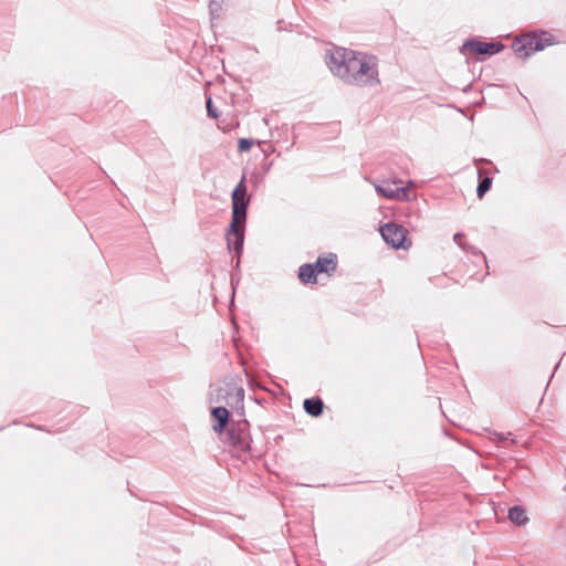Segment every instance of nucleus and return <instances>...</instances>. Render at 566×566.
<instances>
[{"mask_svg": "<svg viewBox=\"0 0 566 566\" xmlns=\"http://www.w3.org/2000/svg\"><path fill=\"white\" fill-rule=\"evenodd\" d=\"M232 220L233 227L237 224H245L247 222V210L250 202L248 190L245 186V176L241 178L239 184L232 191Z\"/></svg>", "mask_w": 566, "mask_h": 566, "instance_id": "obj_3", "label": "nucleus"}, {"mask_svg": "<svg viewBox=\"0 0 566 566\" xmlns=\"http://www.w3.org/2000/svg\"><path fill=\"white\" fill-rule=\"evenodd\" d=\"M254 140L251 138H241L239 139L238 149L240 151H248L253 146Z\"/></svg>", "mask_w": 566, "mask_h": 566, "instance_id": "obj_18", "label": "nucleus"}, {"mask_svg": "<svg viewBox=\"0 0 566 566\" xmlns=\"http://www.w3.org/2000/svg\"><path fill=\"white\" fill-rule=\"evenodd\" d=\"M228 436L230 443L234 448V452L238 454L250 450L249 434L245 431H235L234 429H231L229 430Z\"/></svg>", "mask_w": 566, "mask_h": 566, "instance_id": "obj_8", "label": "nucleus"}, {"mask_svg": "<svg viewBox=\"0 0 566 566\" xmlns=\"http://www.w3.org/2000/svg\"><path fill=\"white\" fill-rule=\"evenodd\" d=\"M555 44V38L547 31L532 32L514 41L512 49L520 59H527L532 53L543 51Z\"/></svg>", "mask_w": 566, "mask_h": 566, "instance_id": "obj_2", "label": "nucleus"}, {"mask_svg": "<svg viewBox=\"0 0 566 566\" xmlns=\"http://www.w3.org/2000/svg\"><path fill=\"white\" fill-rule=\"evenodd\" d=\"M495 437L499 441H506V440H510L511 437H512V433L511 432H507V433H495Z\"/></svg>", "mask_w": 566, "mask_h": 566, "instance_id": "obj_20", "label": "nucleus"}, {"mask_svg": "<svg viewBox=\"0 0 566 566\" xmlns=\"http://www.w3.org/2000/svg\"><path fill=\"white\" fill-rule=\"evenodd\" d=\"M222 12V2L219 0H211L209 3V14L211 20L219 19Z\"/></svg>", "mask_w": 566, "mask_h": 566, "instance_id": "obj_16", "label": "nucleus"}, {"mask_svg": "<svg viewBox=\"0 0 566 566\" xmlns=\"http://www.w3.org/2000/svg\"><path fill=\"white\" fill-rule=\"evenodd\" d=\"M312 264L314 265L317 273L329 274L336 270V255L331 253L328 256H319Z\"/></svg>", "mask_w": 566, "mask_h": 566, "instance_id": "obj_9", "label": "nucleus"}, {"mask_svg": "<svg viewBox=\"0 0 566 566\" xmlns=\"http://www.w3.org/2000/svg\"><path fill=\"white\" fill-rule=\"evenodd\" d=\"M211 416L216 421L212 427L213 430L218 433H221L229 421V410L226 407H216L211 410Z\"/></svg>", "mask_w": 566, "mask_h": 566, "instance_id": "obj_10", "label": "nucleus"}, {"mask_svg": "<svg viewBox=\"0 0 566 566\" xmlns=\"http://www.w3.org/2000/svg\"><path fill=\"white\" fill-rule=\"evenodd\" d=\"M303 407L306 413L313 417H318L323 413L324 402L321 398H307L303 402Z\"/></svg>", "mask_w": 566, "mask_h": 566, "instance_id": "obj_11", "label": "nucleus"}, {"mask_svg": "<svg viewBox=\"0 0 566 566\" xmlns=\"http://www.w3.org/2000/svg\"><path fill=\"white\" fill-rule=\"evenodd\" d=\"M380 233L385 242L396 250H408L411 247L408 231L401 224L388 222L380 227Z\"/></svg>", "mask_w": 566, "mask_h": 566, "instance_id": "obj_4", "label": "nucleus"}, {"mask_svg": "<svg viewBox=\"0 0 566 566\" xmlns=\"http://www.w3.org/2000/svg\"><path fill=\"white\" fill-rule=\"evenodd\" d=\"M325 62L331 72L347 84L375 86L380 83L376 56L345 48L328 51Z\"/></svg>", "mask_w": 566, "mask_h": 566, "instance_id": "obj_1", "label": "nucleus"}, {"mask_svg": "<svg viewBox=\"0 0 566 566\" xmlns=\"http://www.w3.org/2000/svg\"><path fill=\"white\" fill-rule=\"evenodd\" d=\"M509 520L518 526L525 525L528 522L526 511L518 505H515L509 510Z\"/></svg>", "mask_w": 566, "mask_h": 566, "instance_id": "obj_13", "label": "nucleus"}, {"mask_svg": "<svg viewBox=\"0 0 566 566\" xmlns=\"http://www.w3.org/2000/svg\"><path fill=\"white\" fill-rule=\"evenodd\" d=\"M317 274L312 263H305L298 269V279L304 284L315 283Z\"/></svg>", "mask_w": 566, "mask_h": 566, "instance_id": "obj_12", "label": "nucleus"}, {"mask_svg": "<svg viewBox=\"0 0 566 566\" xmlns=\"http://www.w3.org/2000/svg\"><path fill=\"white\" fill-rule=\"evenodd\" d=\"M491 185H492V178H490V177L483 178L476 187L478 197L482 198L490 190Z\"/></svg>", "mask_w": 566, "mask_h": 566, "instance_id": "obj_17", "label": "nucleus"}, {"mask_svg": "<svg viewBox=\"0 0 566 566\" xmlns=\"http://www.w3.org/2000/svg\"><path fill=\"white\" fill-rule=\"evenodd\" d=\"M244 228L245 224H237L233 227V222L230 223L229 230L226 233L228 249L238 254L237 266L240 264V254L243 251L244 243Z\"/></svg>", "mask_w": 566, "mask_h": 566, "instance_id": "obj_6", "label": "nucleus"}, {"mask_svg": "<svg viewBox=\"0 0 566 566\" xmlns=\"http://www.w3.org/2000/svg\"><path fill=\"white\" fill-rule=\"evenodd\" d=\"M503 49L504 45L501 42H483L476 39H470L463 43L461 51H469L476 55H494L500 53Z\"/></svg>", "mask_w": 566, "mask_h": 566, "instance_id": "obj_5", "label": "nucleus"}, {"mask_svg": "<svg viewBox=\"0 0 566 566\" xmlns=\"http://www.w3.org/2000/svg\"><path fill=\"white\" fill-rule=\"evenodd\" d=\"M206 105H207V112H208V115L211 117V118H218L219 117V113L217 112V109L213 107L212 105V99L211 97H208L207 102H206Z\"/></svg>", "mask_w": 566, "mask_h": 566, "instance_id": "obj_19", "label": "nucleus"}, {"mask_svg": "<svg viewBox=\"0 0 566 566\" xmlns=\"http://www.w3.org/2000/svg\"><path fill=\"white\" fill-rule=\"evenodd\" d=\"M463 239H464V234L461 232H458L453 235L454 243L458 244L462 250L470 252L473 255L481 256L484 260V262L488 263L484 254L480 250H478L475 247L467 244Z\"/></svg>", "mask_w": 566, "mask_h": 566, "instance_id": "obj_14", "label": "nucleus"}, {"mask_svg": "<svg viewBox=\"0 0 566 566\" xmlns=\"http://www.w3.org/2000/svg\"><path fill=\"white\" fill-rule=\"evenodd\" d=\"M375 188L379 195L388 199L405 200L408 198L407 188L397 187L396 184L384 182L381 185H377Z\"/></svg>", "mask_w": 566, "mask_h": 566, "instance_id": "obj_7", "label": "nucleus"}, {"mask_svg": "<svg viewBox=\"0 0 566 566\" xmlns=\"http://www.w3.org/2000/svg\"><path fill=\"white\" fill-rule=\"evenodd\" d=\"M228 396L233 399L234 401L233 402H230L228 401V403L231 406V407H234V406H240L242 407L243 406V399H244V389L242 387H230L229 390H228Z\"/></svg>", "mask_w": 566, "mask_h": 566, "instance_id": "obj_15", "label": "nucleus"}]
</instances>
